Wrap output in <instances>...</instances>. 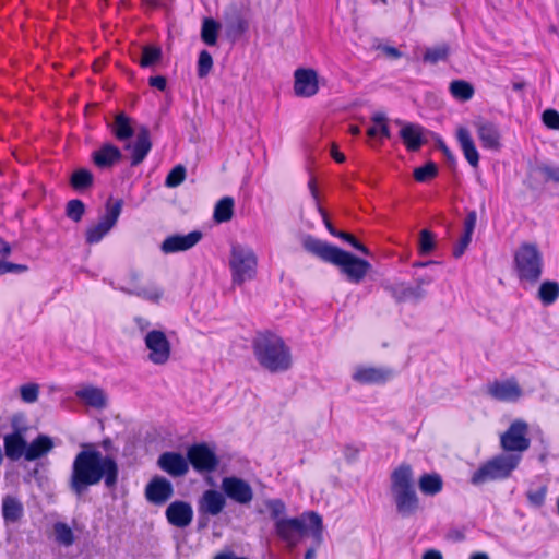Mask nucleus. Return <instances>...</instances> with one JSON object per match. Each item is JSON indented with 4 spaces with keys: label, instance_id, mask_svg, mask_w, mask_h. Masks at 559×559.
I'll use <instances>...</instances> for the list:
<instances>
[{
    "label": "nucleus",
    "instance_id": "1",
    "mask_svg": "<svg viewBox=\"0 0 559 559\" xmlns=\"http://www.w3.org/2000/svg\"><path fill=\"white\" fill-rule=\"evenodd\" d=\"M264 506L274 521V530L277 537L294 549L307 536H312L320 543L323 538L322 518L313 511L301 513L299 516L285 518L286 506L280 499H267Z\"/></svg>",
    "mask_w": 559,
    "mask_h": 559
},
{
    "label": "nucleus",
    "instance_id": "2",
    "mask_svg": "<svg viewBox=\"0 0 559 559\" xmlns=\"http://www.w3.org/2000/svg\"><path fill=\"white\" fill-rule=\"evenodd\" d=\"M301 243L307 252L318 257L324 262L338 266L341 273L353 284H359L371 269V264L367 260L357 258L311 235L304 236Z\"/></svg>",
    "mask_w": 559,
    "mask_h": 559
},
{
    "label": "nucleus",
    "instance_id": "3",
    "mask_svg": "<svg viewBox=\"0 0 559 559\" xmlns=\"http://www.w3.org/2000/svg\"><path fill=\"white\" fill-rule=\"evenodd\" d=\"M252 348L259 365L272 373L284 372L292 367L290 348L275 333H258L253 338Z\"/></svg>",
    "mask_w": 559,
    "mask_h": 559
},
{
    "label": "nucleus",
    "instance_id": "4",
    "mask_svg": "<svg viewBox=\"0 0 559 559\" xmlns=\"http://www.w3.org/2000/svg\"><path fill=\"white\" fill-rule=\"evenodd\" d=\"M75 455L70 475L71 489H87L93 486L100 451L93 443H82Z\"/></svg>",
    "mask_w": 559,
    "mask_h": 559
},
{
    "label": "nucleus",
    "instance_id": "5",
    "mask_svg": "<svg viewBox=\"0 0 559 559\" xmlns=\"http://www.w3.org/2000/svg\"><path fill=\"white\" fill-rule=\"evenodd\" d=\"M521 456L516 453H500L483 463L472 475L471 483L480 486L488 481L508 478L519 466Z\"/></svg>",
    "mask_w": 559,
    "mask_h": 559
},
{
    "label": "nucleus",
    "instance_id": "6",
    "mask_svg": "<svg viewBox=\"0 0 559 559\" xmlns=\"http://www.w3.org/2000/svg\"><path fill=\"white\" fill-rule=\"evenodd\" d=\"M514 264L521 282L535 284L543 274V255L536 245L522 243L514 253Z\"/></svg>",
    "mask_w": 559,
    "mask_h": 559
},
{
    "label": "nucleus",
    "instance_id": "7",
    "mask_svg": "<svg viewBox=\"0 0 559 559\" xmlns=\"http://www.w3.org/2000/svg\"><path fill=\"white\" fill-rule=\"evenodd\" d=\"M188 462L192 467L204 475V480L211 489H217L218 478L213 475L219 465L215 452L206 443H195L188 449Z\"/></svg>",
    "mask_w": 559,
    "mask_h": 559
},
{
    "label": "nucleus",
    "instance_id": "8",
    "mask_svg": "<svg viewBox=\"0 0 559 559\" xmlns=\"http://www.w3.org/2000/svg\"><path fill=\"white\" fill-rule=\"evenodd\" d=\"M257 264V255L251 248L239 243L231 246L229 267L234 285L251 281L255 276Z\"/></svg>",
    "mask_w": 559,
    "mask_h": 559
},
{
    "label": "nucleus",
    "instance_id": "9",
    "mask_svg": "<svg viewBox=\"0 0 559 559\" xmlns=\"http://www.w3.org/2000/svg\"><path fill=\"white\" fill-rule=\"evenodd\" d=\"M219 474L223 478L217 489H252L253 472L248 461H231L222 466Z\"/></svg>",
    "mask_w": 559,
    "mask_h": 559
},
{
    "label": "nucleus",
    "instance_id": "10",
    "mask_svg": "<svg viewBox=\"0 0 559 559\" xmlns=\"http://www.w3.org/2000/svg\"><path fill=\"white\" fill-rule=\"evenodd\" d=\"M530 427L523 419L513 420L508 429L500 435V447L507 454H519L521 457L531 447Z\"/></svg>",
    "mask_w": 559,
    "mask_h": 559
},
{
    "label": "nucleus",
    "instance_id": "11",
    "mask_svg": "<svg viewBox=\"0 0 559 559\" xmlns=\"http://www.w3.org/2000/svg\"><path fill=\"white\" fill-rule=\"evenodd\" d=\"M123 201L117 200L114 203L108 201L106 203V213L99 222L86 229L85 240L88 245L98 243L116 225L121 211Z\"/></svg>",
    "mask_w": 559,
    "mask_h": 559
},
{
    "label": "nucleus",
    "instance_id": "12",
    "mask_svg": "<svg viewBox=\"0 0 559 559\" xmlns=\"http://www.w3.org/2000/svg\"><path fill=\"white\" fill-rule=\"evenodd\" d=\"M144 344L148 350L147 359L154 365H165L171 353L170 342L166 334L159 330H152L144 336Z\"/></svg>",
    "mask_w": 559,
    "mask_h": 559
},
{
    "label": "nucleus",
    "instance_id": "13",
    "mask_svg": "<svg viewBox=\"0 0 559 559\" xmlns=\"http://www.w3.org/2000/svg\"><path fill=\"white\" fill-rule=\"evenodd\" d=\"M25 429L15 428V431L4 437V451L5 455L13 461L19 460L25 455L27 461L35 460V441L29 444L26 443L23 431Z\"/></svg>",
    "mask_w": 559,
    "mask_h": 559
},
{
    "label": "nucleus",
    "instance_id": "14",
    "mask_svg": "<svg viewBox=\"0 0 559 559\" xmlns=\"http://www.w3.org/2000/svg\"><path fill=\"white\" fill-rule=\"evenodd\" d=\"M140 273L131 271L128 274L126 285L119 289L128 295H134L152 302H158L163 297L164 290L155 284L140 285Z\"/></svg>",
    "mask_w": 559,
    "mask_h": 559
},
{
    "label": "nucleus",
    "instance_id": "15",
    "mask_svg": "<svg viewBox=\"0 0 559 559\" xmlns=\"http://www.w3.org/2000/svg\"><path fill=\"white\" fill-rule=\"evenodd\" d=\"M118 479L119 466L116 459L111 455H104L100 453V460L97 464L93 486H97L103 483L106 488L114 489L118 485Z\"/></svg>",
    "mask_w": 559,
    "mask_h": 559
},
{
    "label": "nucleus",
    "instance_id": "16",
    "mask_svg": "<svg viewBox=\"0 0 559 559\" xmlns=\"http://www.w3.org/2000/svg\"><path fill=\"white\" fill-rule=\"evenodd\" d=\"M487 394L500 402H516L523 395V390L514 378L504 381H493L487 385Z\"/></svg>",
    "mask_w": 559,
    "mask_h": 559
},
{
    "label": "nucleus",
    "instance_id": "17",
    "mask_svg": "<svg viewBox=\"0 0 559 559\" xmlns=\"http://www.w3.org/2000/svg\"><path fill=\"white\" fill-rule=\"evenodd\" d=\"M393 376L394 371L388 367L359 366L355 369L352 378L360 384H384Z\"/></svg>",
    "mask_w": 559,
    "mask_h": 559
},
{
    "label": "nucleus",
    "instance_id": "18",
    "mask_svg": "<svg viewBox=\"0 0 559 559\" xmlns=\"http://www.w3.org/2000/svg\"><path fill=\"white\" fill-rule=\"evenodd\" d=\"M294 76V91L297 96L311 97L318 93V74L314 70L297 69Z\"/></svg>",
    "mask_w": 559,
    "mask_h": 559
},
{
    "label": "nucleus",
    "instance_id": "19",
    "mask_svg": "<svg viewBox=\"0 0 559 559\" xmlns=\"http://www.w3.org/2000/svg\"><path fill=\"white\" fill-rule=\"evenodd\" d=\"M202 239V233L193 230L187 235H173L167 237L160 246L164 253L186 251L194 247Z\"/></svg>",
    "mask_w": 559,
    "mask_h": 559
},
{
    "label": "nucleus",
    "instance_id": "20",
    "mask_svg": "<svg viewBox=\"0 0 559 559\" xmlns=\"http://www.w3.org/2000/svg\"><path fill=\"white\" fill-rule=\"evenodd\" d=\"M165 515L169 524L183 528L192 522L193 510L190 503L178 500L167 507Z\"/></svg>",
    "mask_w": 559,
    "mask_h": 559
},
{
    "label": "nucleus",
    "instance_id": "21",
    "mask_svg": "<svg viewBox=\"0 0 559 559\" xmlns=\"http://www.w3.org/2000/svg\"><path fill=\"white\" fill-rule=\"evenodd\" d=\"M158 466L170 476L179 477L187 474L189 462L178 452H165L158 457Z\"/></svg>",
    "mask_w": 559,
    "mask_h": 559
},
{
    "label": "nucleus",
    "instance_id": "22",
    "mask_svg": "<svg viewBox=\"0 0 559 559\" xmlns=\"http://www.w3.org/2000/svg\"><path fill=\"white\" fill-rule=\"evenodd\" d=\"M124 148L131 151V165H140L152 148L148 129L146 127H142L136 133L135 142L133 144L128 142L124 145Z\"/></svg>",
    "mask_w": 559,
    "mask_h": 559
},
{
    "label": "nucleus",
    "instance_id": "23",
    "mask_svg": "<svg viewBox=\"0 0 559 559\" xmlns=\"http://www.w3.org/2000/svg\"><path fill=\"white\" fill-rule=\"evenodd\" d=\"M384 289L397 302L405 301H419L426 296V290L420 286H412L405 283H397L393 285H384Z\"/></svg>",
    "mask_w": 559,
    "mask_h": 559
},
{
    "label": "nucleus",
    "instance_id": "24",
    "mask_svg": "<svg viewBox=\"0 0 559 559\" xmlns=\"http://www.w3.org/2000/svg\"><path fill=\"white\" fill-rule=\"evenodd\" d=\"M477 135L485 148L499 150L501 146V134L499 128L489 121H479L476 123Z\"/></svg>",
    "mask_w": 559,
    "mask_h": 559
},
{
    "label": "nucleus",
    "instance_id": "25",
    "mask_svg": "<svg viewBox=\"0 0 559 559\" xmlns=\"http://www.w3.org/2000/svg\"><path fill=\"white\" fill-rule=\"evenodd\" d=\"M94 164L102 169L110 168L122 158L121 151L111 143H105L99 150L93 152Z\"/></svg>",
    "mask_w": 559,
    "mask_h": 559
},
{
    "label": "nucleus",
    "instance_id": "26",
    "mask_svg": "<svg viewBox=\"0 0 559 559\" xmlns=\"http://www.w3.org/2000/svg\"><path fill=\"white\" fill-rule=\"evenodd\" d=\"M400 136L403 140L406 148L411 152L418 151L425 143L424 128L416 123H404L400 131Z\"/></svg>",
    "mask_w": 559,
    "mask_h": 559
},
{
    "label": "nucleus",
    "instance_id": "27",
    "mask_svg": "<svg viewBox=\"0 0 559 559\" xmlns=\"http://www.w3.org/2000/svg\"><path fill=\"white\" fill-rule=\"evenodd\" d=\"M226 504L223 491H204L199 502V511L202 514L217 515Z\"/></svg>",
    "mask_w": 559,
    "mask_h": 559
},
{
    "label": "nucleus",
    "instance_id": "28",
    "mask_svg": "<svg viewBox=\"0 0 559 559\" xmlns=\"http://www.w3.org/2000/svg\"><path fill=\"white\" fill-rule=\"evenodd\" d=\"M456 138L468 164L472 167H477L479 163V154L469 131L466 128L461 127L457 129Z\"/></svg>",
    "mask_w": 559,
    "mask_h": 559
},
{
    "label": "nucleus",
    "instance_id": "29",
    "mask_svg": "<svg viewBox=\"0 0 559 559\" xmlns=\"http://www.w3.org/2000/svg\"><path fill=\"white\" fill-rule=\"evenodd\" d=\"M393 500L399 514L403 518L414 514L419 506L416 491H395Z\"/></svg>",
    "mask_w": 559,
    "mask_h": 559
},
{
    "label": "nucleus",
    "instance_id": "30",
    "mask_svg": "<svg viewBox=\"0 0 559 559\" xmlns=\"http://www.w3.org/2000/svg\"><path fill=\"white\" fill-rule=\"evenodd\" d=\"M76 396L91 407L102 409L107 406V396L105 392L95 386H84L76 391Z\"/></svg>",
    "mask_w": 559,
    "mask_h": 559
},
{
    "label": "nucleus",
    "instance_id": "31",
    "mask_svg": "<svg viewBox=\"0 0 559 559\" xmlns=\"http://www.w3.org/2000/svg\"><path fill=\"white\" fill-rule=\"evenodd\" d=\"M530 176L537 177L544 182L559 183V166L536 162L530 165Z\"/></svg>",
    "mask_w": 559,
    "mask_h": 559
},
{
    "label": "nucleus",
    "instance_id": "32",
    "mask_svg": "<svg viewBox=\"0 0 559 559\" xmlns=\"http://www.w3.org/2000/svg\"><path fill=\"white\" fill-rule=\"evenodd\" d=\"M111 132L119 141H128L134 135L132 120L124 112L116 115L111 124Z\"/></svg>",
    "mask_w": 559,
    "mask_h": 559
},
{
    "label": "nucleus",
    "instance_id": "33",
    "mask_svg": "<svg viewBox=\"0 0 559 559\" xmlns=\"http://www.w3.org/2000/svg\"><path fill=\"white\" fill-rule=\"evenodd\" d=\"M392 489H412L413 471L411 465L401 464L392 472L391 475Z\"/></svg>",
    "mask_w": 559,
    "mask_h": 559
},
{
    "label": "nucleus",
    "instance_id": "34",
    "mask_svg": "<svg viewBox=\"0 0 559 559\" xmlns=\"http://www.w3.org/2000/svg\"><path fill=\"white\" fill-rule=\"evenodd\" d=\"M94 183V175L86 168L74 170L70 177L71 187L79 192H84Z\"/></svg>",
    "mask_w": 559,
    "mask_h": 559
},
{
    "label": "nucleus",
    "instance_id": "35",
    "mask_svg": "<svg viewBox=\"0 0 559 559\" xmlns=\"http://www.w3.org/2000/svg\"><path fill=\"white\" fill-rule=\"evenodd\" d=\"M2 514L7 523H15L23 514V506L15 498L7 496L2 502Z\"/></svg>",
    "mask_w": 559,
    "mask_h": 559
},
{
    "label": "nucleus",
    "instance_id": "36",
    "mask_svg": "<svg viewBox=\"0 0 559 559\" xmlns=\"http://www.w3.org/2000/svg\"><path fill=\"white\" fill-rule=\"evenodd\" d=\"M227 35L234 38L241 36L248 28V22L235 9L226 15Z\"/></svg>",
    "mask_w": 559,
    "mask_h": 559
},
{
    "label": "nucleus",
    "instance_id": "37",
    "mask_svg": "<svg viewBox=\"0 0 559 559\" xmlns=\"http://www.w3.org/2000/svg\"><path fill=\"white\" fill-rule=\"evenodd\" d=\"M234 205L235 202L231 197L222 198L214 207V221L217 223L229 222L234 215Z\"/></svg>",
    "mask_w": 559,
    "mask_h": 559
},
{
    "label": "nucleus",
    "instance_id": "38",
    "mask_svg": "<svg viewBox=\"0 0 559 559\" xmlns=\"http://www.w3.org/2000/svg\"><path fill=\"white\" fill-rule=\"evenodd\" d=\"M537 297L544 306L552 305L559 297V284L556 281H545L540 284Z\"/></svg>",
    "mask_w": 559,
    "mask_h": 559
},
{
    "label": "nucleus",
    "instance_id": "39",
    "mask_svg": "<svg viewBox=\"0 0 559 559\" xmlns=\"http://www.w3.org/2000/svg\"><path fill=\"white\" fill-rule=\"evenodd\" d=\"M449 91L451 95L460 102L469 100L475 93L474 86L464 80L452 81L450 83Z\"/></svg>",
    "mask_w": 559,
    "mask_h": 559
},
{
    "label": "nucleus",
    "instance_id": "40",
    "mask_svg": "<svg viewBox=\"0 0 559 559\" xmlns=\"http://www.w3.org/2000/svg\"><path fill=\"white\" fill-rule=\"evenodd\" d=\"M55 542L58 545L69 547L73 545L75 537L72 528L63 522H56L52 526Z\"/></svg>",
    "mask_w": 559,
    "mask_h": 559
},
{
    "label": "nucleus",
    "instance_id": "41",
    "mask_svg": "<svg viewBox=\"0 0 559 559\" xmlns=\"http://www.w3.org/2000/svg\"><path fill=\"white\" fill-rule=\"evenodd\" d=\"M55 448L53 440L46 435H37V469L39 467H44L49 462L46 459L47 453H49Z\"/></svg>",
    "mask_w": 559,
    "mask_h": 559
},
{
    "label": "nucleus",
    "instance_id": "42",
    "mask_svg": "<svg viewBox=\"0 0 559 559\" xmlns=\"http://www.w3.org/2000/svg\"><path fill=\"white\" fill-rule=\"evenodd\" d=\"M219 24L213 19H205L202 24L201 38L209 45L214 46L217 41Z\"/></svg>",
    "mask_w": 559,
    "mask_h": 559
},
{
    "label": "nucleus",
    "instance_id": "43",
    "mask_svg": "<svg viewBox=\"0 0 559 559\" xmlns=\"http://www.w3.org/2000/svg\"><path fill=\"white\" fill-rule=\"evenodd\" d=\"M449 51H450L449 46L447 44H441V45H438L435 47L427 48L424 53L423 59L425 62L436 64L439 61L447 60V58L449 56Z\"/></svg>",
    "mask_w": 559,
    "mask_h": 559
},
{
    "label": "nucleus",
    "instance_id": "44",
    "mask_svg": "<svg viewBox=\"0 0 559 559\" xmlns=\"http://www.w3.org/2000/svg\"><path fill=\"white\" fill-rule=\"evenodd\" d=\"M162 59V49L157 46H145L142 50L140 66L148 68L157 63Z\"/></svg>",
    "mask_w": 559,
    "mask_h": 559
},
{
    "label": "nucleus",
    "instance_id": "45",
    "mask_svg": "<svg viewBox=\"0 0 559 559\" xmlns=\"http://www.w3.org/2000/svg\"><path fill=\"white\" fill-rule=\"evenodd\" d=\"M85 213V204L79 200H70L66 205V215L74 223H79Z\"/></svg>",
    "mask_w": 559,
    "mask_h": 559
},
{
    "label": "nucleus",
    "instance_id": "46",
    "mask_svg": "<svg viewBox=\"0 0 559 559\" xmlns=\"http://www.w3.org/2000/svg\"><path fill=\"white\" fill-rule=\"evenodd\" d=\"M443 480L438 473H428L421 475L418 483V489H442Z\"/></svg>",
    "mask_w": 559,
    "mask_h": 559
},
{
    "label": "nucleus",
    "instance_id": "47",
    "mask_svg": "<svg viewBox=\"0 0 559 559\" xmlns=\"http://www.w3.org/2000/svg\"><path fill=\"white\" fill-rule=\"evenodd\" d=\"M186 179V168L182 165L175 166L166 177L165 185L168 188H175L181 185Z\"/></svg>",
    "mask_w": 559,
    "mask_h": 559
},
{
    "label": "nucleus",
    "instance_id": "48",
    "mask_svg": "<svg viewBox=\"0 0 559 559\" xmlns=\"http://www.w3.org/2000/svg\"><path fill=\"white\" fill-rule=\"evenodd\" d=\"M438 173L437 165L432 162L427 163L423 167H418L414 170V178L419 182L433 178Z\"/></svg>",
    "mask_w": 559,
    "mask_h": 559
},
{
    "label": "nucleus",
    "instance_id": "49",
    "mask_svg": "<svg viewBox=\"0 0 559 559\" xmlns=\"http://www.w3.org/2000/svg\"><path fill=\"white\" fill-rule=\"evenodd\" d=\"M435 236L428 229H423L419 234V252L428 254L435 249Z\"/></svg>",
    "mask_w": 559,
    "mask_h": 559
},
{
    "label": "nucleus",
    "instance_id": "50",
    "mask_svg": "<svg viewBox=\"0 0 559 559\" xmlns=\"http://www.w3.org/2000/svg\"><path fill=\"white\" fill-rule=\"evenodd\" d=\"M213 67V59L209 51L202 50L198 59V75L200 78L206 76Z\"/></svg>",
    "mask_w": 559,
    "mask_h": 559
},
{
    "label": "nucleus",
    "instance_id": "51",
    "mask_svg": "<svg viewBox=\"0 0 559 559\" xmlns=\"http://www.w3.org/2000/svg\"><path fill=\"white\" fill-rule=\"evenodd\" d=\"M335 237L346 241L348 245H350L353 248L360 251L361 253L366 255L370 254L368 248L360 243L353 235L345 231H337Z\"/></svg>",
    "mask_w": 559,
    "mask_h": 559
},
{
    "label": "nucleus",
    "instance_id": "52",
    "mask_svg": "<svg viewBox=\"0 0 559 559\" xmlns=\"http://www.w3.org/2000/svg\"><path fill=\"white\" fill-rule=\"evenodd\" d=\"M544 124L552 130H559V112L555 109H546L542 116Z\"/></svg>",
    "mask_w": 559,
    "mask_h": 559
},
{
    "label": "nucleus",
    "instance_id": "53",
    "mask_svg": "<svg viewBox=\"0 0 559 559\" xmlns=\"http://www.w3.org/2000/svg\"><path fill=\"white\" fill-rule=\"evenodd\" d=\"M173 492L174 491H145V497L150 502L162 506L170 499Z\"/></svg>",
    "mask_w": 559,
    "mask_h": 559
},
{
    "label": "nucleus",
    "instance_id": "54",
    "mask_svg": "<svg viewBox=\"0 0 559 559\" xmlns=\"http://www.w3.org/2000/svg\"><path fill=\"white\" fill-rule=\"evenodd\" d=\"M371 120L379 126V134L381 138L390 139L391 132L386 124V116L383 112H377L372 116Z\"/></svg>",
    "mask_w": 559,
    "mask_h": 559
},
{
    "label": "nucleus",
    "instance_id": "55",
    "mask_svg": "<svg viewBox=\"0 0 559 559\" xmlns=\"http://www.w3.org/2000/svg\"><path fill=\"white\" fill-rule=\"evenodd\" d=\"M227 497L238 503H249L253 498V491H223Z\"/></svg>",
    "mask_w": 559,
    "mask_h": 559
},
{
    "label": "nucleus",
    "instance_id": "56",
    "mask_svg": "<svg viewBox=\"0 0 559 559\" xmlns=\"http://www.w3.org/2000/svg\"><path fill=\"white\" fill-rule=\"evenodd\" d=\"M27 270L26 265L23 264H16L12 262H5L0 260V275L7 274V273H22Z\"/></svg>",
    "mask_w": 559,
    "mask_h": 559
},
{
    "label": "nucleus",
    "instance_id": "57",
    "mask_svg": "<svg viewBox=\"0 0 559 559\" xmlns=\"http://www.w3.org/2000/svg\"><path fill=\"white\" fill-rule=\"evenodd\" d=\"M477 222V214L475 211H471L467 213L466 218L464 221V234L465 236H473L475 226Z\"/></svg>",
    "mask_w": 559,
    "mask_h": 559
},
{
    "label": "nucleus",
    "instance_id": "58",
    "mask_svg": "<svg viewBox=\"0 0 559 559\" xmlns=\"http://www.w3.org/2000/svg\"><path fill=\"white\" fill-rule=\"evenodd\" d=\"M145 489H173L171 484L165 477H154L145 487Z\"/></svg>",
    "mask_w": 559,
    "mask_h": 559
},
{
    "label": "nucleus",
    "instance_id": "59",
    "mask_svg": "<svg viewBox=\"0 0 559 559\" xmlns=\"http://www.w3.org/2000/svg\"><path fill=\"white\" fill-rule=\"evenodd\" d=\"M21 397L24 402L33 403L35 402V383H28L20 389Z\"/></svg>",
    "mask_w": 559,
    "mask_h": 559
},
{
    "label": "nucleus",
    "instance_id": "60",
    "mask_svg": "<svg viewBox=\"0 0 559 559\" xmlns=\"http://www.w3.org/2000/svg\"><path fill=\"white\" fill-rule=\"evenodd\" d=\"M546 491H527V498L530 502L535 507H540L545 502Z\"/></svg>",
    "mask_w": 559,
    "mask_h": 559
},
{
    "label": "nucleus",
    "instance_id": "61",
    "mask_svg": "<svg viewBox=\"0 0 559 559\" xmlns=\"http://www.w3.org/2000/svg\"><path fill=\"white\" fill-rule=\"evenodd\" d=\"M148 83L152 87L164 91L167 86L166 79L162 75L151 76Z\"/></svg>",
    "mask_w": 559,
    "mask_h": 559
},
{
    "label": "nucleus",
    "instance_id": "62",
    "mask_svg": "<svg viewBox=\"0 0 559 559\" xmlns=\"http://www.w3.org/2000/svg\"><path fill=\"white\" fill-rule=\"evenodd\" d=\"M439 150L443 153L444 157L447 158V160L450 165L455 164L454 155L452 154L450 148L442 141L439 142Z\"/></svg>",
    "mask_w": 559,
    "mask_h": 559
},
{
    "label": "nucleus",
    "instance_id": "63",
    "mask_svg": "<svg viewBox=\"0 0 559 559\" xmlns=\"http://www.w3.org/2000/svg\"><path fill=\"white\" fill-rule=\"evenodd\" d=\"M311 538H312V545L306 550L304 559H316L317 548L322 543V540H321L320 543L317 544V542L314 540V538L312 536H311Z\"/></svg>",
    "mask_w": 559,
    "mask_h": 559
},
{
    "label": "nucleus",
    "instance_id": "64",
    "mask_svg": "<svg viewBox=\"0 0 559 559\" xmlns=\"http://www.w3.org/2000/svg\"><path fill=\"white\" fill-rule=\"evenodd\" d=\"M421 559H443V557L439 550L429 549L424 552Z\"/></svg>",
    "mask_w": 559,
    "mask_h": 559
}]
</instances>
